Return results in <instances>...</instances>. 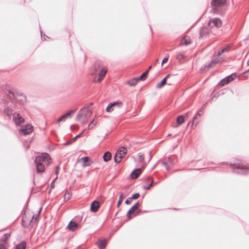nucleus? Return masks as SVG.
<instances>
[{"label":"nucleus","mask_w":249,"mask_h":249,"mask_svg":"<svg viewBox=\"0 0 249 249\" xmlns=\"http://www.w3.org/2000/svg\"><path fill=\"white\" fill-rule=\"evenodd\" d=\"M13 121L17 125H19L24 122V119L18 113L13 114Z\"/></svg>","instance_id":"obj_13"},{"label":"nucleus","mask_w":249,"mask_h":249,"mask_svg":"<svg viewBox=\"0 0 249 249\" xmlns=\"http://www.w3.org/2000/svg\"><path fill=\"white\" fill-rule=\"evenodd\" d=\"M97 124V121H95V120H93L90 123V124H89V125H88V129H92V128H93V127L94 126L96 125Z\"/></svg>","instance_id":"obj_35"},{"label":"nucleus","mask_w":249,"mask_h":249,"mask_svg":"<svg viewBox=\"0 0 249 249\" xmlns=\"http://www.w3.org/2000/svg\"><path fill=\"white\" fill-rule=\"evenodd\" d=\"M191 43V39L189 36H185L181 40V43L182 45L187 46Z\"/></svg>","instance_id":"obj_26"},{"label":"nucleus","mask_w":249,"mask_h":249,"mask_svg":"<svg viewBox=\"0 0 249 249\" xmlns=\"http://www.w3.org/2000/svg\"><path fill=\"white\" fill-rule=\"evenodd\" d=\"M151 181L150 183L147 185H144L143 186V188L144 190H149L150 189L151 187L152 186L153 184L154 183L153 182V180L150 178H147V181Z\"/></svg>","instance_id":"obj_29"},{"label":"nucleus","mask_w":249,"mask_h":249,"mask_svg":"<svg viewBox=\"0 0 249 249\" xmlns=\"http://www.w3.org/2000/svg\"><path fill=\"white\" fill-rule=\"evenodd\" d=\"M177 58L179 60L183 59L184 58V55L181 53H179L178 55Z\"/></svg>","instance_id":"obj_44"},{"label":"nucleus","mask_w":249,"mask_h":249,"mask_svg":"<svg viewBox=\"0 0 249 249\" xmlns=\"http://www.w3.org/2000/svg\"><path fill=\"white\" fill-rule=\"evenodd\" d=\"M236 77L235 73H232L231 75L228 76L225 78L223 79L219 83L221 86H223L226 84H228L231 81L233 80Z\"/></svg>","instance_id":"obj_8"},{"label":"nucleus","mask_w":249,"mask_h":249,"mask_svg":"<svg viewBox=\"0 0 249 249\" xmlns=\"http://www.w3.org/2000/svg\"><path fill=\"white\" fill-rule=\"evenodd\" d=\"M112 103H115L114 107H121L123 105V103L121 101H117L116 102H113Z\"/></svg>","instance_id":"obj_36"},{"label":"nucleus","mask_w":249,"mask_h":249,"mask_svg":"<svg viewBox=\"0 0 249 249\" xmlns=\"http://www.w3.org/2000/svg\"><path fill=\"white\" fill-rule=\"evenodd\" d=\"M26 215H24V216H22V220L23 222H24L25 221V220H26Z\"/></svg>","instance_id":"obj_50"},{"label":"nucleus","mask_w":249,"mask_h":249,"mask_svg":"<svg viewBox=\"0 0 249 249\" xmlns=\"http://www.w3.org/2000/svg\"><path fill=\"white\" fill-rule=\"evenodd\" d=\"M170 74H167L160 82L157 84V88L160 89L166 83V79L169 77Z\"/></svg>","instance_id":"obj_24"},{"label":"nucleus","mask_w":249,"mask_h":249,"mask_svg":"<svg viewBox=\"0 0 249 249\" xmlns=\"http://www.w3.org/2000/svg\"><path fill=\"white\" fill-rule=\"evenodd\" d=\"M234 172L237 174L247 175L249 174V166L243 163L234 164Z\"/></svg>","instance_id":"obj_3"},{"label":"nucleus","mask_w":249,"mask_h":249,"mask_svg":"<svg viewBox=\"0 0 249 249\" xmlns=\"http://www.w3.org/2000/svg\"><path fill=\"white\" fill-rule=\"evenodd\" d=\"M204 106V105L197 112L196 114L194 117L192 126L195 125L196 126L198 123L199 120H197V116L200 117L203 114V108Z\"/></svg>","instance_id":"obj_12"},{"label":"nucleus","mask_w":249,"mask_h":249,"mask_svg":"<svg viewBox=\"0 0 249 249\" xmlns=\"http://www.w3.org/2000/svg\"><path fill=\"white\" fill-rule=\"evenodd\" d=\"M33 130V126L30 124H27L23 126L20 131L22 132L24 135H26L30 134Z\"/></svg>","instance_id":"obj_10"},{"label":"nucleus","mask_w":249,"mask_h":249,"mask_svg":"<svg viewBox=\"0 0 249 249\" xmlns=\"http://www.w3.org/2000/svg\"><path fill=\"white\" fill-rule=\"evenodd\" d=\"M142 169L141 168H138L133 170L130 176L132 178H136L141 174Z\"/></svg>","instance_id":"obj_22"},{"label":"nucleus","mask_w":249,"mask_h":249,"mask_svg":"<svg viewBox=\"0 0 249 249\" xmlns=\"http://www.w3.org/2000/svg\"><path fill=\"white\" fill-rule=\"evenodd\" d=\"M94 69L96 72L99 71L98 73L99 78L97 80L98 82L101 81L105 77L107 70L105 67H103L102 63L100 61H97L94 65Z\"/></svg>","instance_id":"obj_2"},{"label":"nucleus","mask_w":249,"mask_h":249,"mask_svg":"<svg viewBox=\"0 0 249 249\" xmlns=\"http://www.w3.org/2000/svg\"><path fill=\"white\" fill-rule=\"evenodd\" d=\"M3 112L5 115L7 116L9 118H11L13 114V106H9L4 108Z\"/></svg>","instance_id":"obj_17"},{"label":"nucleus","mask_w":249,"mask_h":249,"mask_svg":"<svg viewBox=\"0 0 249 249\" xmlns=\"http://www.w3.org/2000/svg\"><path fill=\"white\" fill-rule=\"evenodd\" d=\"M190 111H188V112L186 113V115H188L190 114Z\"/></svg>","instance_id":"obj_55"},{"label":"nucleus","mask_w":249,"mask_h":249,"mask_svg":"<svg viewBox=\"0 0 249 249\" xmlns=\"http://www.w3.org/2000/svg\"><path fill=\"white\" fill-rule=\"evenodd\" d=\"M132 199H129V197L127 199H126V200L125 201V203L126 204H129L130 203V201Z\"/></svg>","instance_id":"obj_48"},{"label":"nucleus","mask_w":249,"mask_h":249,"mask_svg":"<svg viewBox=\"0 0 249 249\" xmlns=\"http://www.w3.org/2000/svg\"><path fill=\"white\" fill-rule=\"evenodd\" d=\"M151 68V66H150L149 68V70Z\"/></svg>","instance_id":"obj_56"},{"label":"nucleus","mask_w":249,"mask_h":249,"mask_svg":"<svg viewBox=\"0 0 249 249\" xmlns=\"http://www.w3.org/2000/svg\"><path fill=\"white\" fill-rule=\"evenodd\" d=\"M127 150L124 147H121L116 152L114 159L116 163H119L121 161V159L127 153Z\"/></svg>","instance_id":"obj_6"},{"label":"nucleus","mask_w":249,"mask_h":249,"mask_svg":"<svg viewBox=\"0 0 249 249\" xmlns=\"http://www.w3.org/2000/svg\"><path fill=\"white\" fill-rule=\"evenodd\" d=\"M229 49H230V47L229 46H227V47L223 48L221 50L219 51L217 53V55H219V56L221 55L224 52L228 51Z\"/></svg>","instance_id":"obj_33"},{"label":"nucleus","mask_w":249,"mask_h":249,"mask_svg":"<svg viewBox=\"0 0 249 249\" xmlns=\"http://www.w3.org/2000/svg\"><path fill=\"white\" fill-rule=\"evenodd\" d=\"M58 171H59V167H58V166H57V167H56V170H55V174H58Z\"/></svg>","instance_id":"obj_51"},{"label":"nucleus","mask_w":249,"mask_h":249,"mask_svg":"<svg viewBox=\"0 0 249 249\" xmlns=\"http://www.w3.org/2000/svg\"><path fill=\"white\" fill-rule=\"evenodd\" d=\"M139 206V202H137L127 212L126 215L129 219H130L131 218V214L134 212L135 210H136L138 209V207Z\"/></svg>","instance_id":"obj_18"},{"label":"nucleus","mask_w":249,"mask_h":249,"mask_svg":"<svg viewBox=\"0 0 249 249\" xmlns=\"http://www.w3.org/2000/svg\"><path fill=\"white\" fill-rule=\"evenodd\" d=\"M26 243L25 241H22L17 245L15 249H25Z\"/></svg>","instance_id":"obj_30"},{"label":"nucleus","mask_w":249,"mask_h":249,"mask_svg":"<svg viewBox=\"0 0 249 249\" xmlns=\"http://www.w3.org/2000/svg\"><path fill=\"white\" fill-rule=\"evenodd\" d=\"M111 154L109 152L107 151L105 153L103 156V159L105 161L107 162L109 161L111 159Z\"/></svg>","instance_id":"obj_28"},{"label":"nucleus","mask_w":249,"mask_h":249,"mask_svg":"<svg viewBox=\"0 0 249 249\" xmlns=\"http://www.w3.org/2000/svg\"><path fill=\"white\" fill-rule=\"evenodd\" d=\"M70 196H71V194H70V193L66 192L65 194V195L64 200H68L70 199Z\"/></svg>","instance_id":"obj_42"},{"label":"nucleus","mask_w":249,"mask_h":249,"mask_svg":"<svg viewBox=\"0 0 249 249\" xmlns=\"http://www.w3.org/2000/svg\"><path fill=\"white\" fill-rule=\"evenodd\" d=\"M218 56H219V55H217V54H214L213 57L211 62L208 64L207 67L210 68L212 66L213 64L215 65L217 63H218L219 62H220V59L218 58Z\"/></svg>","instance_id":"obj_20"},{"label":"nucleus","mask_w":249,"mask_h":249,"mask_svg":"<svg viewBox=\"0 0 249 249\" xmlns=\"http://www.w3.org/2000/svg\"><path fill=\"white\" fill-rule=\"evenodd\" d=\"M51 161L50 156L46 153H43L41 155L36 157L35 160V162H39L43 164L44 162L46 164H50Z\"/></svg>","instance_id":"obj_5"},{"label":"nucleus","mask_w":249,"mask_h":249,"mask_svg":"<svg viewBox=\"0 0 249 249\" xmlns=\"http://www.w3.org/2000/svg\"><path fill=\"white\" fill-rule=\"evenodd\" d=\"M81 160H83L84 162L83 166H89L90 165V163H87L89 160V157H83L81 159Z\"/></svg>","instance_id":"obj_34"},{"label":"nucleus","mask_w":249,"mask_h":249,"mask_svg":"<svg viewBox=\"0 0 249 249\" xmlns=\"http://www.w3.org/2000/svg\"><path fill=\"white\" fill-rule=\"evenodd\" d=\"M0 249H6L4 245H3V244H0Z\"/></svg>","instance_id":"obj_49"},{"label":"nucleus","mask_w":249,"mask_h":249,"mask_svg":"<svg viewBox=\"0 0 249 249\" xmlns=\"http://www.w3.org/2000/svg\"><path fill=\"white\" fill-rule=\"evenodd\" d=\"M73 141H72L71 139L70 140V141L67 142H66L64 143V145H69V144H71L72 143H73Z\"/></svg>","instance_id":"obj_45"},{"label":"nucleus","mask_w":249,"mask_h":249,"mask_svg":"<svg viewBox=\"0 0 249 249\" xmlns=\"http://www.w3.org/2000/svg\"><path fill=\"white\" fill-rule=\"evenodd\" d=\"M140 194L139 193H136L135 194H134L133 195H132V196L131 197H129V199H137L138 198H139L140 197Z\"/></svg>","instance_id":"obj_39"},{"label":"nucleus","mask_w":249,"mask_h":249,"mask_svg":"<svg viewBox=\"0 0 249 249\" xmlns=\"http://www.w3.org/2000/svg\"><path fill=\"white\" fill-rule=\"evenodd\" d=\"M107 244V240L106 239L103 240L99 239L98 242L96 243V245L100 249H105Z\"/></svg>","instance_id":"obj_16"},{"label":"nucleus","mask_w":249,"mask_h":249,"mask_svg":"<svg viewBox=\"0 0 249 249\" xmlns=\"http://www.w3.org/2000/svg\"><path fill=\"white\" fill-rule=\"evenodd\" d=\"M222 22L220 19L216 18L211 19L208 23V25L211 28L214 27L219 28L222 26Z\"/></svg>","instance_id":"obj_7"},{"label":"nucleus","mask_w":249,"mask_h":249,"mask_svg":"<svg viewBox=\"0 0 249 249\" xmlns=\"http://www.w3.org/2000/svg\"><path fill=\"white\" fill-rule=\"evenodd\" d=\"M34 218V215H32V219L29 222V223H30L32 221H33V219Z\"/></svg>","instance_id":"obj_52"},{"label":"nucleus","mask_w":249,"mask_h":249,"mask_svg":"<svg viewBox=\"0 0 249 249\" xmlns=\"http://www.w3.org/2000/svg\"><path fill=\"white\" fill-rule=\"evenodd\" d=\"M84 131V130H83L81 133H80V134H79L78 135H77L75 137H74L73 138H72L71 139L72 141H73V142H74L77 138H78L79 137H80L81 136V135L83 133Z\"/></svg>","instance_id":"obj_41"},{"label":"nucleus","mask_w":249,"mask_h":249,"mask_svg":"<svg viewBox=\"0 0 249 249\" xmlns=\"http://www.w3.org/2000/svg\"><path fill=\"white\" fill-rule=\"evenodd\" d=\"M149 73V70H146L145 72L142 73V74L139 77H137L139 81L144 80L147 76Z\"/></svg>","instance_id":"obj_27"},{"label":"nucleus","mask_w":249,"mask_h":249,"mask_svg":"<svg viewBox=\"0 0 249 249\" xmlns=\"http://www.w3.org/2000/svg\"><path fill=\"white\" fill-rule=\"evenodd\" d=\"M41 209H42V208H41L39 209V211H38V215H39V214H40V211H41Z\"/></svg>","instance_id":"obj_54"},{"label":"nucleus","mask_w":249,"mask_h":249,"mask_svg":"<svg viewBox=\"0 0 249 249\" xmlns=\"http://www.w3.org/2000/svg\"><path fill=\"white\" fill-rule=\"evenodd\" d=\"M56 179V178L51 182V185H50V187L51 189L54 188V182Z\"/></svg>","instance_id":"obj_46"},{"label":"nucleus","mask_w":249,"mask_h":249,"mask_svg":"<svg viewBox=\"0 0 249 249\" xmlns=\"http://www.w3.org/2000/svg\"><path fill=\"white\" fill-rule=\"evenodd\" d=\"M100 207V203L98 201H94L91 203L90 210L92 212H96Z\"/></svg>","instance_id":"obj_15"},{"label":"nucleus","mask_w":249,"mask_h":249,"mask_svg":"<svg viewBox=\"0 0 249 249\" xmlns=\"http://www.w3.org/2000/svg\"><path fill=\"white\" fill-rule=\"evenodd\" d=\"M76 109L74 110H71L67 112L66 114L62 115L60 118L58 119L57 120V122L59 123L61 121H65L66 119L68 118H71L74 113L75 111H76Z\"/></svg>","instance_id":"obj_9"},{"label":"nucleus","mask_w":249,"mask_h":249,"mask_svg":"<svg viewBox=\"0 0 249 249\" xmlns=\"http://www.w3.org/2000/svg\"><path fill=\"white\" fill-rule=\"evenodd\" d=\"M138 156L139 157V160L140 161H142L144 159L143 154L141 153H139L138 154Z\"/></svg>","instance_id":"obj_40"},{"label":"nucleus","mask_w":249,"mask_h":249,"mask_svg":"<svg viewBox=\"0 0 249 249\" xmlns=\"http://www.w3.org/2000/svg\"><path fill=\"white\" fill-rule=\"evenodd\" d=\"M162 163L163 165L165 166L166 169L167 170L171 168L173 166L174 164L173 161L170 157H169L167 159L163 160Z\"/></svg>","instance_id":"obj_11"},{"label":"nucleus","mask_w":249,"mask_h":249,"mask_svg":"<svg viewBox=\"0 0 249 249\" xmlns=\"http://www.w3.org/2000/svg\"><path fill=\"white\" fill-rule=\"evenodd\" d=\"M184 122V116L179 115L177 117V123L178 125H180Z\"/></svg>","instance_id":"obj_31"},{"label":"nucleus","mask_w":249,"mask_h":249,"mask_svg":"<svg viewBox=\"0 0 249 249\" xmlns=\"http://www.w3.org/2000/svg\"><path fill=\"white\" fill-rule=\"evenodd\" d=\"M115 103H109L107 108H106V111L107 112H111L112 110H113V107H114Z\"/></svg>","instance_id":"obj_32"},{"label":"nucleus","mask_w":249,"mask_h":249,"mask_svg":"<svg viewBox=\"0 0 249 249\" xmlns=\"http://www.w3.org/2000/svg\"><path fill=\"white\" fill-rule=\"evenodd\" d=\"M80 121H81L82 124H84L88 121V119L83 118Z\"/></svg>","instance_id":"obj_43"},{"label":"nucleus","mask_w":249,"mask_h":249,"mask_svg":"<svg viewBox=\"0 0 249 249\" xmlns=\"http://www.w3.org/2000/svg\"><path fill=\"white\" fill-rule=\"evenodd\" d=\"M209 33V29L205 27H202L200 30L199 36L200 37H203L207 35H208Z\"/></svg>","instance_id":"obj_19"},{"label":"nucleus","mask_w":249,"mask_h":249,"mask_svg":"<svg viewBox=\"0 0 249 249\" xmlns=\"http://www.w3.org/2000/svg\"><path fill=\"white\" fill-rule=\"evenodd\" d=\"M168 57L164 58L162 61V65L164 63H166L168 61Z\"/></svg>","instance_id":"obj_47"},{"label":"nucleus","mask_w":249,"mask_h":249,"mask_svg":"<svg viewBox=\"0 0 249 249\" xmlns=\"http://www.w3.org/2000/svg\"><path fill=\"white\" fill-rule=\"evenodd\" d=\"M36 164V171L37 172H43L44 171V165L39 162H35Z\"/></svg>","instance_id":"obj_23"},{"label":"nucleus","mask_w":249,"mask_h":249,"mask_svg":"<svg viewBox=\"0 0 249 249\" xmlns=\"http://www.w3.org/2000/svg\"><path fill=\"white\" fill-rule=\"evenodd\" d=\"M10 236V234L9 233H5L1 239V241L6 242L8 238Z\"/></svg>","instance_id":"obj_37"},{"label":"nucleus","mask_w":249,"mask_h":249,"mask_svg":"<svg viewBox=\"0 0 249 249\" xmlns=\"http://www.w3.org/2000/svg\"><path fill=\"white\" fill-rule=\"evenodd\" d=\"M40 33H41V35H42V31H40Z\"/></svg>","instance_id":"obj_57"},{"label":"nucleus","mask_w":249,"mask_h":249,"mask_svg":"<svg viewBox=\"0 0 249 249\" xmlns=\"http://www.w3.org/2000/svg\"><path fill=\"white\" fill-rule=\"evenodd\" d=\"M91 115V112L88 107H84L80 109L76 116V120H80L83 118L89 119Z\"/></svg>","instance_id":"obj_4"},{"label":"nucleus","mask_w":249,"mask_h":249,"mask_svg":"<svg viewBox=\"0 0 249 249\" xmlns=\"http://www.w3.org/2000/svg\"><path fill=\"white\" fill-rule=\"evenodd\" d=\"M226 1L227 0H212L211 4L215 7L221 6L226 3Z\"/></svg>","instance_id":"obj_14"},{"label":"nucleus","mask_w":249,"mask_h":249,"mask_svg":"<svg viewBox=\"0 0 249 249\" xmlns=\"http://www.w3.org/2000/svg\"><path fill=\"white\" fill-rule=\"evenodd\" d=\"M78 227V224L73 222L72 221H71L67 226V228L71 231H74Z\"/></svg>","instance_id":"obj_21"},{"label":"nucleus","mask_w":249,"mask_h":249,"mask_svg":"<svg viewBox=\"0 0 249 249\" xmlns=\"http://www.w3.org/2000/svg\"><path fill=\"white\" fill-rule=\"evenodd\" d=\"M249 72V70H247V71H246L244 73H248V72Z\"/></svg>","instance_id":"obj_53"},{"label":"nucleus","mask_w":249,"mask_h":249,"mask_svg":"<svg viewBox=\"0 0 249 249\" xmlns=\"http://www.w3.org/2000/svg\"><path fill=\"white\" fill-rule=\"evenodd\" d=\"M123 193H121L120 195L119 199L117 202V207H119V206L121 205L122 200L123 199Z\"/></svg>","instance_id":"obj_38"},{"label":"nucleus","mask_w":249,"mask_h":249,"mask_svg":"<svg viewBox=\"0 0 249 249\" xmlns=\"http://www.w3.org/2000/svg\"><path fill=\"white\" fill-rule=\"evenodd\" d=\"M139 81L138 80L137 77H135L128 80L127 81V84H128L130 86L133 87L136 86Z\"/></svg>","instance_id":"obj_25"},{"label":"nucleus","mask_w":249,"mask_h":249,"mask_svg":"<svg viewBox=\"0 0 249 249\" xmlns=\"http://www.w3.org/2000/svg\"><path fill=\"white\" fill-rule=\"evenodd\" d=\"M7 95L9 99H14L17 102L23 104L26 101V97L20 91L8 90Z\"/></svg>","instance_id":"obj_1"}]
</instances>
